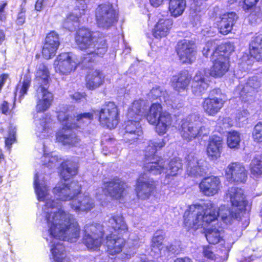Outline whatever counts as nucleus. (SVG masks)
I'll use <instances>...</instances> for the list:
<instances>
[{"instance_id":"1","label":"nucleus","mask_w":262,"mask_h":262,"mask_svg":"<svg viewBox=\"0 0 262 262\" xmlns=\"http://www.w3.org/2000/svg\"><path fill=\"white\" fill-rule=\"evenodd\" d=\"M226 197L230 200L232 210L225 205L216 209L212 203L188 205L183 215V228L193 234L199 229L210 226L219 216L226 225H231L234 220L241 221L248 204L244 190L231 187L228 189Z\"/></svg>"},{"instance_id":"2","label":"nucleus","mask_w":262,"mask_h":262,"mask_svg":"<svg viewBox=\"0 0 262 262\" xmlns=\"http://www.w3.org/2000/svg\"><path fill=\"white\" fill-rule=\"evenodd\" d=\"M95 32L86 26L76 28L74 33V41L79 50L86 51L80 61L75 62L69 52H62L57 55L54 62L56 73L61 76H68L73 73L79 65L82 68H90L98 58H102L106 53L108 45L104 36L95 35Z\"/></svg>"},{"instance_id":"3","label":"nucleus","mask_w":262,"mask_h":262,"mask_svg":"<svg viewBox=\"0 0 262 262\" xmlns=\"http://www.w3.org/2000/svg\"><path fill=\"white\" fill-rule=\"evenodd\" d=\"M57 118L62 127L56 134V142L63 145L74 147L80 141L74 129L87 126L94 120V114L91 112H84L75 116L66 108L58 111Z\"/></svg>"},{"instance_id":"4","label":"nucleus","mask_w":262,"mask_h":262,"mask_svg":"<svg viewBox=\"0 0 262 262\" xmlns=\"http://www.w3.org/2000/svg\"><path fill=\"white\" fill-rule=\"evenodd\" d=\"M45 217L50 235L53 237L70 243H75L80 238L81 229L73 215L60 208L53 213L47 212Z\"/></svg>"},{"instance_id":"5","label":"nucleus","mask_w":262,"mask_h":262,"mask_svg":"<svg viewBox=\"0 0 262 262\" xmlns=\"http://www.w3.org/2000/svg\"><path fill=\"white\" fill-rule=\"evenodd\" d=\"M81 192V186L78 181H71L69 183L58 184L53 189V193L57 199L61 201H72L70 206L76 212H87L94 207L93 200L84 195L77 200L75 199Z\"/></svg>"},{"instance_id":"6","label":"nucleus","mask_w":262,"mask_h":262,"mask_svg":"<svg viewBox=\"0 0 262 262\" xmlns=\"http://www.w3.org/2000/svg\"><path fill=\"white\" fill-rule=\"evenodd\" d=\"M34 80L38 84L37 93L42 94V98L37 102L36 112L43 113L51 107L54 100L53 94L48 90L51 78L50 69L46 62H42L37 66Z\"/></svg>"},{"instance_id":"7","label":"nucleus","mask_w":262,"mask_h":262,"mask_svg":"<svg viewBox=\"0 0 262 262\" xmlns=\"http://www.w3.org/2000/svg\"><path fill=\"white\" fill-rule=\"evenodd\" d=\"M234 47L230 42L218 45L212 54V65L209 74L215 78H221L229 70L230 62L229 56L234 51Z\"/></svg>"},{"instance_id":"8","label":"nucleus","mask_w":262,"mask_h":262,"mask_svg":"<svg viewBox=\"0 0 262 262\" xmlns=\"http://www.w3.org/2000/svg\"><path fill=\"white\" fill-rule=\"evenodd\" d=\"M142 106L140 102L134 101L128 108L127 115L130 118L124 124L123 137L126 142L133 143L137 141L143 135L140 123L142 116Z\"/></svg>"},{"instance_id":"9","label":"nucleus","mask_w":262,"mask_h":262,"mask_svg":"<svg viewBox=\"0 0 262 262\" xmlns=\"http://www.w3.org/2000/svg\"><path fill=\"white\" fill-rule=\"evenodd\" d=\"M145 117L150 124L155 126V132L160 136L165 135L173 125L172 115L158 102L150 105Z\"/></svg>"},{"instance_id":"10","label":"nucleus","mask_w":262,"mask_h":262,"mask_svg":"<svg viewBox=\"0 0 262 262\" xmlns=\"http://www.w3.org/2000/svg\"><path fill=\"white\" fill-rule=\"evenodd\" d=\"M164 139L161 141H150L144 149L143 168L144 171L152 173L155 175L160 174L165 170V161L160 156L156 155L158 150L165 146Z\"/></svg>"},{"instance_id":"11","label":"nucleus","mask_w":262,"mask_h":262,"mask_svg":"<svg viewBox=\"0 0 262 262\" xmlns=\"http://www.w3.org/2000/svg\"><path fill=\"white\" fill-rule=\"evenodd\" d=\"M97 119L103 127L115 129L120 120V110L116 102L105 101L97 111Z\"/></svg>"},{"instance_id":"12","label":"nucleus","mask_w":262,"mask_h":262,"mask_svg":"<svg viewBox=\"0 0 262 262\" xmlns=\"http://www.w3.org/2000/svg\"><path fill=\"white\" fill-rule=\"evenodd\" d=\"M119 18V11L113 3L105 2L98 4L95 10V19L97 26L108 30L116 25Z\"/></svg>"},{"instance_id":"13","label":"nucleus","mask_w":262,"mask_h":262,"mask_svg":"<svg viewBox=\"0 0 262 262\" xmlns=\"http://www.w3.org/2000/svg\"><path fill=\"white\" fill-rule=\"evenodd\" d=\"M129 186L121 178L115 176L102 183L101 190L106 198L112 201L123 200L128 194Z\"/></svg>"},{"instance_id":"14","label":"nucleus","mask_w":262,"mask_h":262,"mask_svg":"<svg viewBox=\"0 0 262 262\" xmlns=\"http://www.w3.org/2000/svg\"><path fill=\"white\" fill-rule=\"evenodd\" d=\"M200 117L191 114L181 120L178 132L184 140L191 141L202 136L204 126L200 125Z\"/></svg>"},{"instance_id":"15","label":"nucleus","mask_w":262,"mask_h":262,"mask_svg":"<svg viewBox=\"0 0 262 262\" xmlns=\"http://www.w3.org/2000/svg\"><path fill=\"white\" fill-rule=\"evenodd\" d=\"M104 232L101 228L91 224L84 227L82 243L86 248L92 251H99L104 238Z\"/></svg>"},{"instance_id":"16","label":"nucleus","mask_w":262,"mask_h":262,"mask_svg":"<svg viewBox=\"0 0 262 262\" xmlns=\"http://www.w3.org/2000/svg\"><path fill=\"white\" fill-rule=\"evenodd\" d=\"M176 52L182 64H191L195 59L196 50L193 41L186 39L179 40L176 47Z\"/></svg>"},{"instance_id":"17","label":"nucleus","mask_w":262,"mask_h":262,"mask_svg":"<svg viewBox=\"0 0 262 262\" xmlns=\"http://www.w3.org/2000/svg\"><path fill=\"white\" fill-rule=\"evenodd\" d=\"M226 180L231 183L245 184L248 178V171L241 163L232 162L225 170Z\"/></svg>"},{"instance_id":"18","label":"nucleus","mask_w":262,"mask_h":262,"mask_svg":"<svg viewBox=\"0 0 262 262\" xmlns=\"http://www.w3.org/2000/svg\"><path fill=\"white\" fill-rule=\"evenodd\" d=\"M145 175L144 173L140 174L136 182L135 193L141 200L148 199L157 190V181L152 178L144 180Z\"/></svg>"},{"instance_id":"19","label":"nucleus","mask_w":262,"mask_h":262,"mask_svg":"<svg viewBox=\"0 0 262 262\" xmlns=\"http://www.w3.org/2000/svg\"><path fill=\"white\" fill-rule=\"evenodd\" d=\"M224 148L223 138L217 135L209 137L206 145L205 152L210 161H217L222 155Z\"/></svg>"},{"instance_id":"20","label":"nucleus","mask_w":262,"mask_h":262,"mask_svg":"<svg viewBox=\"0 0 262 262\" xmlns=\"http://www.w3.org/2000/svg\"><path fill=\"white\" fill-rule=\"evenodd\" d=\"M60 45L59 36L54 31H51L46 36L41 50L42 57L49 60L54 57Z\"/></svg>"},{"instance_id":"21","label":"nucleus","mask_w":262,"mask_h":262,"mask_svg":"<svg viewBox=\"0 0 262 262\" xmlns=\"http://www.w3.org/2000/svg\"><path fill=\"white\" fill-rule=\"evenodd\" d=\"M200 192L205 196H212L221 189L222 182L217 176H209L203 178L199 185Z\"/></svg>"},{"instance_id":"22","label":"nucleus","mask_w":262,"mask_h":262,"mask_svg":"<svg viewBox=\"0 0 262 262\" xmlns=\"http://www.w3.org/2000/svg\"><path fill=\"white\" fill-rule=\"evenodd\" d=\"M123 236V235H115L113 233L106 236L105 247L108 255L114 256L122 252L127 244L126 239Z\"/></svg>"},{"instance_id":"23","label":"nucleus","mask_w":262,"mask_h":262,"mask_svg":"<svg viewBox=\"0 0 262 262\" xmlns=\"http://www.w3.org/2000/svg\"><path fill=\"white\" fill-rule=\"evenodd\" d=\"M192 80L189 72L184 70L172 76L171 85L175 91L180 93L187 91Z\"/></svg>"},{"instance_id":"24","label":"nucleus","mask_w":262,"mask_h":262,"mask_svg":"<svg viewBox=\"0 0 262 262\" xmlns=\"http://www.w3.org/2000/svg\"><path fill=\"white\" fill-rule=\"evenodd\" d=\"M206 70L203 69L198 71L192 79L191 90L192 93L196 96H202L209 86V81L205 78Z\"/></svg>"},{"instance_id":"25","label":"nucleus","mask_w":262,"mask_h":262,"mask_svg":"<svg viewBox=\"0 0 262 262\" xmlns=\"http://www.w3.org/2000/svg\"><path fill=\"white\" fill-rule=\"evenodd\" d=\"M104 81L105 76L100 70L89 71L85 76V86L89 90L93 91L100 88Z\"/></svg>"},{"instance_id":"26","label":"nucleus","mask_w":262,"mask_h":262,"mask_svg":"<svg viewBox=\"0 0 262 262\" xmlns=\"http://www.w3.org/2000/svg\"><path fill=\"white\" fill-rule=\"evenodd\" d=\"M225 102L221 98L208 97L203 99L202 107L207 115L214 116L223 108Z\"/></svg>"},{"instance_id":"27","label":"nucleus","mask_w":262,"mask_h":262,"mask_svg":"<svg viewBox=\"0 0 262 262\" xmlns=\"http://www.w3.org/2000/svg\"><path fill=\"white\" fill-rule=\"evenodd\" d=\"M237 16L235 12H228L223 14L217 21L216 26L219 32L222 35H227L233 29Z\"/></svg>"},{"instance_id":"28","label":"nucleus","mask_w":262,"mask_h":262,"mask_svg":"<svg viewBox=\"0 0 262 262\" xmlns=\"http://www.w3.org/2000/svg\"><path fill=\"white\" fill-rule=\"evenodd\" d=\"M108 223L116 233L115 235H129L128 227L122 214H113L109 218Z\"/></svg>"},{"instance_id":"29","label":"nucleus","mask_w":262,"mask_h":262,"mask_svg":"<svg viewBox=\"0 0 262 262\" xmlns=\"http://www.w3.org/2000/svg\"><path fill=\"white\" fill-rule=\"evenodd\" d=\"M172 25V21L170 19H159L152 31L154 37L157 39H161L167 36L170 33Z\"/></svg>"},{"instance_id":"30","label":"nucleus","mask_w":262,"mask_h":262,"mask_svg":"<svg viewBox=\"0 0 262 262\" xmlns=\"http://www.w3.org/2000/svg\"><path fill=\"white\" fill-rule=\"evenodd\" d=\"M59 176L64 181H68L78 173V166L74 161L66 160L59 166Z\"/></svg>"},{"instance_id":"31","label":"nucleus","mask_w":262,"mask_h":262,"mask_svg":"<svg viewBox=\"0 0 262 262\" xmlns=\"http://www.w3.org/2000/svg\"><path fill=\"white\" fill-rule=\"evenodd\" d=\"M248 50L250 58L262 61V35L256 36L250 42Z\"/></svg>"},{"instance_id":"32","label":"nucleus","mask_w":262,"mask_h":262,"mask_svg":"<svg viewBox=\"0 0 262 262\" xmlns=\"http://www.w3.org/2000/svg\"><path fill=\"white\" fill-rule=\"evenodd\" d=\"M165 234L162 230H158L151 237L150 248L154 253L160 254L161 251L165 247L164 239Z\"/></svg>"},{"instance_id":"33","label":"nucleus","mask_w":262,"mask_h":262,"mask_svg":"<svg viewBox=\"0 0 262 262\" xmlns=\"http://www.w3.org/2000/svg\"><path fill=\"white\" fill-rule=\"evenodd\" d=\"M186 6V0H169L168 10L170 15L173 17L181 16Z\"/></svg>"},{"instance_id":"34","label":"nucleus","mask_w":262,"mask_h":262,"mask_svg":"<svg viewBox=\"0 0 262 262\" xmlns=\"http://www.w3.org/2000/svg\"><path fill=\"white\" fill-rule=\"evenodd\" d=\"M182 169V163L181 160L173 158L171 159L169 164L168 168L166 171L165 178L172 179L178 175L179 171Z\"/></svg>"},{"instance_id":"35","label":"nucleus","mask_w":262,"mask_h":262,"mask_svg":"<svg viewBox=\"0 0 262 262\" xmlns=\"http://www.w3.org/2000/svg\"><path fill=\"white\" fill-rule=\"evenodd\" d=\"M64 247L62 244L53 245L51 249V252L53 258L56 262H70V259L66 258L64 255Z\"/></svg>"},{"instance_id":"36","label":"nucleus","mask_w":262,"mask_h":262,"mask_svg":"<svg viewBox=\"0 0 262 262\" xmlns=\"http://www.w3.org/2000/svg\"><path fill=\"white\" fill-rule=\"evenodd\" d=\"M241 141V134L239 132L232 130L227 133L226 143L231 149H238Z\"/></svg>"},{"instance_id":"37","label":"nucleus","mask_w":262,"mask_h":262,"mask_svg":"<svg viewBox=\"0 0 262 262\" xmlns=\"http://www.w3.org/2000/svg\"><path fill=\"white\" fill-rule=\"evenodd\" d=\"M250 170L254 176L262 175V154L254 157L250 164Z\"/></svg>"},{"instance_id":"38","label":"nucleus","mask_w":262,"mask_h":262,"mask_svg":"<svg viewBox=\"0 0 262 262\" xmlns=\"http://www.w3.org/2000/svg\"><path fill=\"white\" fill-rule=\"evenodd\" d=\"M31 77L30 75H25L21 83L16 86L15 93H18L20 97L27 95L31 86Z\"/></svg>"},{"instance_id":"39","label":"nucleus","mask_w":262,"mask_h":262,"mask_svg":"<svg viewBox=\"0 0 262 262\" xmlns=\"http://www.w3.org/2000/svg\"><path fill=\"white\" fill-rule=\"evenodd\" d=\"M206 238L210 244L215 245L222 239L221 232L217 229H207L205 231Z\"/></svg>"},{"instance_id":"40","label":"nucleus","mask_w":262,"mask_h":262,"mask_svg":"<svg viewBox=\"0 0 262 262\" xmlns=\"http://www.w3.org/2000/svg\"><path fill=\"white\" fill-rule=\"evenodd\" d=\"M35 192L39 201H44L48 195V190L46 186L41 187L39 183L38 178L36 174L34 181Z\"/></svg>"},{"instance_id":"41","label":"nucleus","mask_w":262,"mask_h":262,"mask_svg":"<svg viewBox=\"0 0 262 262\" xmlns=\"http://www.w3.org/2000/svg\"><path fill=\"white\" fill-rule=\"evenodd\" d=\"M253 141L256 143H262V121L258 122L251 132Z\"/></svg>"},{"instance_id":"42","label":"nucleus","mask_w":262,"mask_h":262,"mask_svg":"<svg viewBox=\"0 0 262 262\" xmlns=\"http://www.w3.org/2000/svg\"><path fill=\"white\" fill-rule=\"evenodd\" d=\"M238 3L245 12L255 10L259 0H238Z\"/></svg>"},{"instance_id":"43","label":"nucleus","mask_w":262,"mask_h":262,"mask_svg":"<svg viewBox=\"0 0 262 262\" xmlns=\"http://www.w3.org/2000/svg\"><path fill=\"white\" fill-rule=\"evenodd\" d=\"M203 162V160H198L195 157H192L191 160H188V165L190 168L194 170L195 173H197L199 171H201L202 170H203V165H202Z\"/></svg>"},{"instance_id":"44","label":"nucleus","mask_w":262,"mask_h":262,"mask_svg":"<svg viewBox=\"0 0 262 262\" xmlns=\"http://www.w3.org/2000/svg\"><path fill=\"white\" fill-rule=\"evenodd\" d=\"M81 17V16H79L78 14L74 12H69L67 14L64 20V24L67 26H69L70 24H71L73 25L75 23L79 24L80 21V18Z\"/></svg>"},{"instance_id":"45","label":"nucleus","mask_w":262,"mask_h":262,"mask_svg":"<svg viewBox=\"0 0 262 262\" xmlns=\"http://www.w3.org/2000/svg\"><path fill=\"white\" fill-rule=\"evenodd\" d=\"M26 9L23 5H20L19 8V12L17 15L16 24L17 26H22L26 21Z\"/></svg>"},{"instance_id":"46","label":"nucleus","mask_w":262,"mask_h":262,"mask_svg":"<svg viewBox=\"0 0 262 262\" xmlns=\"http://www.w3.org/2000/svg\"><path fill=\"white\" fill-rule=\"evenodd\" d=\"M16 141V130L15 128H10L8 131V137L5 138V145L8 148H11L12 144Z\"/></svg>"},{"instance_id":"47","label":"nucleus","mask_w":262,"mask_h":262,"mask_svg":"<svg viewBox=\"0 0 262 262\" xmlns=\"http://www.w3.org/2000/svg\"><path fill=\"white\" fill-rule=\"evenodd\" d=\"M86 8L87 5L84 1H78L76 3L73 12L82 17V15L85 14Z\"/></svg>"},{"instance_id":"48","label":"nucleus","mask_w":262,"mask_h":262,"mask_svg":"<svg viewBox=\"0 0 262 262\" xmlns=\"http://www.w3.org/2000/svg\"><path fill=\"white\" fill-rule=\"evenodd\" d=\"M203 256L210 260H215V255L208 246L204 247L203 250Z\"/></svg>"},{"instance_id":"49","label":"nucleus","mask_w":262,"mask_h":262,"mask_svg":"<svg viewBox=\"0 0 262 262\" xmlns=\"http://www.w3.org/2000/svg\"><path fill=\"white\" fill-rule=\"evenodd\" d=\"M86 95L85 92H75L70 95V98L76 102H79L83 99H85Z\"/></svg>"},{"instance_id":"50","label":"nucleus","mask_w":262,"mask_h":262,"mask_svg":"<svg viewBox=\"0 0 262 262\" xmlns=\"http://www.w3.org/2000/svg\"><path fill=\"white\" fill-rule=\"evenodd\" d=\"M7 1L2 2L0 5V21H5L6 19V13L5 11V8L7 6Z\"/></svg>"},{"instance_id":"51","label":"nucleus","mask_w":262,"mask_h":262,"mask_svg":"<svg viewBox=\"0 0 262 262\" xmlns=\"http://www.w3.org/2000/svg\"><path fill=\"white\" fill-rule=\"evenodd\" d=\"M0 110L1 113L5 115L9 114L10 110L9 103L6 101H3L0 106Z\"/></svg>"},{"instance_id":"52","label":"nucleus","mask_w":262,"mask_h":262,"mask_svg":"<svg viewBox=\"0 0 262 262\" xmlns=\"http://www.w3.org/2000/svg\"><path fill=\"white\" fill-rule=\"evenodd\" d=\"M48 2L49 0H36L35 4V9L37 11H40Z\"/></svg>"},{"instance_id":"53","label":"nucleus","mask_w":262,"mask_h":262,"mask_svg":"<svg viewBox=\"0 0 262 262\" xmlns=\"http://www.w3.org/2000/svg\"><path fill=\"white\" fill-rule=\"evenodd\" d=\"M249 96H251V95L249 94L248 90H246V88L244 87L239 93V98L242 100L246 101L247 100V98Z\"/></svg>"},{"instance_id":"54","label":"nucleus","mask_w":262,"mask_h":262,"mask_svg":"<svg viewBox=\"0 0 262 262\" xmlns=\"http://www.w3.org/2000/svg\"><path fill=\"white\" fill-rule=\"evenodd\" d=\"M8 74H2L0 75V93L2 92L3 87L4 86L7 79L8 78Z\"/></svg>"},{"instance_id":"55","label":"nucleus","mask_w":262,"mask_h":262,"mask_svg":"<svg viewBox=\"0 0 262 262\" xmlns=\"http://www.w3.org/2000/svg\"><path fill=\"white\" fill-rule=\"evenodd\" d=\"M45 206L48 209H53L56 207V203L53 200H49L47 201H46Z\"/></svg>"},{"instance_id":"56","label":"nucleus","mask_w":262,"mask_h":262,"mask_svg":"<svg viewBox=\"0 0 262 262\" xmlns=\"http://www.w3.org/2000/svg\"><path fill=\"white\" fill-rule=\"evenodd\" d=\"M173 262H193V261L188 257H183L176 258Z\"/></svg>"},{"instance_id":"57","label":"nucleus","mask_w":262,"mask_h":262,"mask_svg":"<svg viewBox=\"0 0 262 262\" xmlns=\"http://www.w3.org/2000/svg\"><path fill=\"white\" fill-rule=\"evenodd\" d=\"M164 0H149L150 4L155 7H158L161 5Z\"/></svg>"},{"instance_id":"58","label":"nucleus","mask_w":262,"mask_h":262,"mask_svg":"<svg viewBox=\"0 0 262 262\" xmlns=\"http://www.w3.org/2000/svg\"><path fill=\"white\" fill-rule=\"evenodd\" d=\"M6 39V35L2 29H0V45H2L3 42Z\"/></svg>"},{"instance_id":"59","label":"nucleus","mask_w":262,"mask_h":262,"mask_svg":"<svg viewBox=\"0 0 262 262\" xmlns=\"http://www.w3.org/2000/svg\"><path fill=\"white\" fill-rule=\"evenodd\" d=\"M207 0H193L194 4L196 6H200L204 4Z\"/></svg>"},{"instance_id":"60","label":"nucleus","mask_w":262,"mask_h":262,"mask_svg":"<svg viewBox=\"0 0 262 262\" xmlns=\"http://www.w3.org/2000/svg\"><path fill=\"white\" fill-rule=\"evenodd\" d=\"M5 160V156L3 153L2 150L0 148V163Z\"/></svg>"},{"instance_id":"61","label":"nucleus","mask_w":262,"mask_h":262,"mask_svg":"<svg viewBox=\"0 0 262 262\" xmlns=\"http://www.w3.org/2000/svg\"><path fill=\"white\" fill-rule=\"evenodd\" d=\"M212 92H214L216 95L221 94V91L220 89H214L212 90Z\"/></svg>"},{"instance_id":"62","label":"nucleus","mask_w":262,"mask_h":262,"mask_svg":"<svg viewBox=\"0 0 262 262\" xmlns=\"http://www.w3.org/2000/svg\"><path fill=\"white\" fill-rule=\"evenodd\" d=\"M20 1H21V5H23L25 6V5H26V4L27 2V0H20Z\"/></svg>"},{"instance_id":"63","label":"nucleus","mask_w":262,"mask_h":262,"mask_svg":"<svg viewBox=\"0 0 262 262\" xmlns=\"http://www.w3.org/2000/svg\"><path fill=\"white\" fill-rule=\"evenodd\" d=\"M40 57V54H36L35 55V59H39Z\"/></svg>"},{"instance_id":"64","label":"nucleus","mask_w":262,"mask_h":262,"mask_svg":"<svg viewBox=\"0 0 262 262\" xmlns=\"http://www.w3.org/2000/svg\"><path fill=\"white\" fill-rule=\"evenodd\" d=\"M140 262H148V261H147L145 259H141Z\"/></svg>"}]
</instances>
